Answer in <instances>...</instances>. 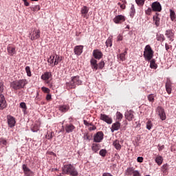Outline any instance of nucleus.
<instances>
[{"instance_id":"f257e3e1","label":"nucleus","mask_w":176,"mask_h":176,"mask_svg":"<svg viewBox=\"0 0 176 176\" xmlns=\"http://www.w3.org/2000/svg\"><path fill=\"white\" fill-rule=\"evenodd\" d=\"M28 83V82L25 79L16 80L10 83V87L13 90H21L25 87Z\"/></svg>"},{"instance_id":"f03ea898","label":"nucleus","mask_w":176,"mask_h":176,"mask_svg":"<svg viewBox=\"0 0 176 176\" xmlns=\"http://www.w3.org/2000/svg\"><path fill=\"white\" fill-rule=\"evenodd\" d=\"M82 81L79 76H73L71 78L69 82L66 83V87L67 89H76V86H80Z\"/></svg>"},{"instance_id":"7ed1b4c3","label":"nucleus","mask_w":176,"mask_h":176,"mask_svg":"<svg viewBox=\"0 0 176 176\" xmlns=\"http://www.w3.org/2000/svg\"><path fill=\"white\" fill-rule=\"evenodd\" d=\"M63 171L64 174H67V175H71V176L78 175V170H76L75 166H74V165L71 164L64 165L63 168Z\"/></svg>"},{"instance_id":"20e7f679","label":"nucleus","mask_w":176,"mask_h":176,"mask_svg":"<svg viewBox=\"0 0 176 176\" xmlns=\"http://www.w3.org/2000/svg\"><path fill=\"white\" fill-rule=\"evenodd\" d=\"M153 50H152L151 45H146L143 54L145 60H146L147 61H151L152 58H153Z\"/></svg>"},{"instance_id":"39448f33","label":"nucleus","mask_w":176,"mask_h":176,"mask_svg":"<svg viewBox=\"0 0 176 176\" xmlns=\"http://www.w3.org/2000/svg\"><path fill=\"white\" fill-rule=\"evenodd\" d=\"M63 60V57L60 56L59 55H51L50 57L48 58L47 62L52 65H58L59 63H61Z\"/></svg>"},{"instance_id":"423d86ee","label":"nucleus","mask_w":176,"mask_h":176,"mask_svg":"<svg viewBox=\"0 0 176 176\" xmlns=\"http://www.w3.org/2000/svg\"><path fill=\"white\" fill-rule=\"evenodd\" d=\"M156 113L160 116L161 120H166V112L163 107L158 106L156 109Z\"/></svg>"},{"instance_id":"0eeeda50","label":"nucleus","mask_w":176,"mask_h":176,"mask_svg":"<svg viewBox=\"0 0 176 176\" xmlns=\"http://www.w3.org/2000/svg\"><path fill=\"white\" fill-rule=\"evenodd\" d=\"M7 123L8 125V127L10 129H12V127H14L16 126V118L11 115L7 116Z\"/></svg>"},{"instance_id":"6e6552de","label":"nucleus","mask_w":176,"mask_h":176,"mask_svg":"<svg viewBox=\"0 0 176 176\" xmlns=\"http://www.w3.org/2000/svg\"><path fill=\"white\" fill-rule=\"evenodd\" d=\"M30 35H31V41H36V39H39L41 38V30L34 28L32 34H30Z\"/></svg>"},{"instance_id":"1a4fd4ad","label":"nucleus","mask_w":176,"mask_h":176,"mask_svg":"<svg viewBox=\"0 0 176 176\" xmlns=\"http://www.w3.org/2000/svg\"><path fill=\"white\" fill-rule=\"evenodd\" d=\"M52 76H53V75H52V72H45L41 75V78L42 79V80H44L47 85H49V83H50V81L49 80L51 79Z\"/></svg>"},{"instance_id":"9d476101","label":"nucleus","mask_w":176,"mask_h":176,"mask_svg":"<svg viewBox=\"0 0 176 176\" xmlns=\"http://www.w3.org/2000/svg\"><path fill=\"white\" fill-rule=\"evenodd\" d=\"M100 120L105 122V123H107V124H112V118L107 114L101 113L100 116Z\"/></svg>"},{"instance_id":"9b49d317","label":"nucleus","mask_w":176,"mask_h":176,"mask_svg":"<svg viewBox=\"0 0 176 176\" xmlns=\"http://www.w3.org/2000/svg\"><path fill=\"white\" fill-rule=\"evenodd\" d=\"M104 140V133L98 131L94 135V142H101Z\"/></svg>"},{"instance_id":"f8f14e48","label":"nucleus","mask_w":176,"mask_h":176,"mask_svg":"<svg viewBox=\"0 0 176 176\" xmlns=\"http://www.w3.org/2000/svg\"><path fill=\"white\" fill-rule=\"evenodd\" d=\"M22 170L24 173V176H32L34 175V172L27 166V164L22 165Z\"/></svg>"},{"instance_id":"ddd939ff","label":"nucleus","mask_w":176,"mask_h":176,"mask_svg":"<svg viewBox=\"0 0 176 176\" xmlns=\"http://www.w3.org/2000/svg\"><path fill=\"white\" fill-rule=\"evenodd\" d=\"M113 20L116 24H122V23L126 21V16L124 15H117Z\"/></svg>"},{"instance_id":"4468645a","label":"nucleus","mask_w":176,"mask_h":176,"mask_svg":"<svg viewBox=\"0 0 176 176\" xmlns=\"http://www.w3.org/2000/svg\"><path fill=\"white\" fill-rule=\"evenodd\" d=\"M151 8L153 12H162V5L157 1L153 2Z\"/></svg>"},{"instance_id":"2eb2a0df","label":"nucleus","mask_w":176,"mask_h":176,"mask_svg":"<svg viewBox=\"0 0 176 176\" xmlns=\"http://www.w3.org/2000/svg\"><path fill=\"white\" fill-rule=\"evenodd\" d=\"M76 129V127H75V125L73 124H66L65 126V130L66 133H73V131H75Z\"/></svg>"},{"instance_id":"dca6fc26","label":"nucleus","mask_w":176,"mask_h":176,"mask_svg":"<svg viewBox=\"0 0 176 176\" xmlns=\"http://www.w3.org/2000/svg\"><path fill=\"white\" fill-rule=\"evenodd\" d=\"M153 23L155 27H160V18L159 17V13L156 12L153 16Z\"/></svg>"},{"instance_id":"f3484780","label":"nucleus","mask_w":176,"mask_h":176,"mask_svg":"<svg viewBox=\"0 0 176 176\" xmlns=\"http://www.w3.org/2000/svg\"><path fill=\"white\" fill-rule=\"evenodd\" d=\"M80 13L83 19H89V16H87V14L89 13V8L87 6H84L80 10Z\"/></svg>"},{"instance_id":"a211bd4d","label":"nucleus","mask_w":176,"mask_h":176,"mask_svg":"<svg viewBox=\"0 0 176 176\" xmlns=\"http://www.w3.org/2000/svg\"><path fill=\"white\" fill-rule=\"evenodd\" d=\"M76 56H80L83 53V45H77L74 49Z\"/></svg>"},{"instance_id":"6ab92c4d","label":"nucleus","mask_w":176,"mask_h":176,"mask_svg":"<svg viewBox=\"0 0 176 176\" xmlns=\"http://www.w3.org/2000/svg\"><path fill=\"white\" fill-rule=\"evenodd\" d=\"M93 56H94V58L96 60H101L102 58V52L100 51L99 50H94L93 51Z\"/></svg>"},{"instance_id":"aec40b11","label":"nucleus","mask_w":176,"mask_h":176,"mask_svg":"<svg viewBox=\"0 0 176 176\" xmlns=\"http://www.w3.org/2000/svg\"><path fill=\"white\" fill-rule=\"evenodd\" d=\"M120 126H122V124H120V122H119V121H116V122L113 123L111 128V133H113L114 131H118V130L120 129Z\"/></svg>"},{"instance_id":"412c9836","label":"nucleus","mask_w":176,"mask_h":176,"mask_svg":"<svg viewBox=\"0 0 176 176\" xmlns=\"http://www.w3.org/2000/svg\"><path fill=\"white\" fill-rule=\"evenodd\" d=\"M165 35L170 42L174 41V33L173 32V30H168L165 32Z\"/></svg>"},{"instance_id":"4be33fe9","label":"nucleus","mask_w":176,"mask_h":176,"mask_svg":"<svg viewBox=\"0 0 176 176\" xmlns=\"http://www.w3.org/2000/svg\"><path fill=\"white\" fill-rule=\"evenodd\" d=\"M124 116L126 120L131 122V120H133L134 118V112H133V111H126L124 114Z\"/></svg>"},{"instance_id":"5701e85b","label":"nucleus","mask_w":176,"mask_h":176,"mask_svg":"<svg viewBox=\"0 0 176 176\" xmlns=\"http://www.w3.org/2000/svg\"><path fill=\"white\" fill-rule=\"evenodd\" d=\"M6 100H5V96L0 95V109H5L6 108Z\"/></svg>"},{"instance_id":"b1692460","label":"nucleus","mask_w":176,"mask_h":176,"mask_svg":"<svg viewBox=\"0 0 176 176\" xmlns=\"http://www.w3.org/2000/svg\"><path fill=\"white\" fill-rule=\"evenodd\" d=\"M91 67L94 69V71H97L98 69V64H97V60L92 58L90 60Z\"/></svg>"},{"instance_id":"393cba45","label":"nucleus","mask_w":176,"mask_h":176,"mask_svg":"<svg viewBox=\"0 0 176 176\" xmlns=\"http://www.w3.org/2000/svg\"><path fill=\"white\" fill-rule=\"evenodd\" d=\"M165 87L168 94H171L172 85H171V81L170 80H166Z\"/></svg>"},{"instance_id":"a878e982","label":"nucleus","mask_w":176,"mask_h":176,"mask_svg":"<svg viewBox=\"0 0 176 176\" xmlns=\"http://www.w3.org/2000/svg\"><path fill=\"white\" fill-rule=\"evenodd\" d=\"M7 51L9 56H14L16 54V47L8 45L7 47Z\"/></svg>"},{"instance_id":"bb28decb","label":"nucleus","mask_w":176,"mask_h":176,"mask_svg":"<svg viewBox=\"0 0 176 176\" xmlns=\"http://www.w3.org/2000/svg\"><path fill=\"white\" fill-rule=\"evenodd\" d=\"M138 170H135L134 168L129 167L125 170L126 175H134L135 173H137Z\"/></svg>"},{"instance_id":"cd10ccee","label":"nucleus","mask_w":176,"mask_h":176,"mask_svg":"<svg viewBox=\"0 0 176 176\" xmlns=\"http://www.w3.org/2000/svg\"><path fill=\"white\" fill-rule=\"evenodd\" d=\"M69 110V106L67 104H62L59 106V111L60 112H63V113H65V112H68Z\"/></svg>"},{"instance_id":"c85d7f7f","label":"nucleus","mask_w":176,"mask_h":176,"mask_svg":"<svg viewBox=\"0 0 176 176\" xmlns=\"http://www.w3.org/2000/svg\"><path fill=\"white\" fill-rule=\"evenodd\" d=\"M162 172L163 174H165V175H167L168 174V164H165L161 167Z\"/></svg>"},{"instance_id":"c756f323","label":"nucleus","mask_w":176,"mask_h":176,"mask_svg":"<svg viewBox=\"0 0 176 176\" xmlns=\"http://www.w3.org/2000/svg\"><path fill=\"white\" fill-rule=\"evenodd\" d=\"M155 160L158 166H162L163 164V157L162 155H157Z\"/></svg>"},{"instance_id":"7c9ffc66","label":"nucleus","mask_w":176,"mask_h":176,"mask_svg":"<svg viewBox=\"0 0 176 176\" xmlns=\"http://www.w3.org/2000/svg\"><path fill=\"white\" fill-rule=\"evenodd\" d=\"M156 39L158 42H164V41H166V37H164V34H157Z\"/></svg>"},{"instance_id":"2f4dec72","label":"nucleus","mask_w":176,"mask_h":176,"mask_svg":"<svg viewBox=\"0 0 176 176\" xmlns=\"http://www.w3.org/2000/svg\"><path fill=\"white\" fill-rule=\"evenodd\" d=\"M155 97H156L155 94H151L147 96V99L148 100L149 102L153 104V102H155Z\"/></svg>"},{"instance_id":"473e14b6","label":"nucleus","mask_w":176,"mask_h":176,"mask_svg":"<svg viewBox=\"0 0 176 176\" xmlns=\"http://www.w3.org/2000/svg\"><path fill=\"white\" fill-rule=\"evenodd\" d=\"M113 145L116 149H117V151H120V149H122V146L120 145L119 140H115L113 143Z\"/></svg>"},{"instance_id":"72a5a7b5","label":"nucleus","mask_w":176,"mask_h":176,"mask_svg":"<svg viewBox=\"0 0 176 176\" xmlns=\"http://www.w3.org/2000/svg\"><path fill=\"white\" fill-rule=\"evenodd\" d=\"M116 122H122V119H123V114H122V113L117 111L116 114Z\"/></svg>"},{"instance_id":"f704fd0d","label":"nucleus","mask_w":176,"mask_h":176,"mask_svg":"<svg viewBox=\"0 0 176 176\" xmlns=\"http://www.w3.org/2000/svg\"><path fill=\"white\" fill-rule=\"evenodd\" d=\"M150 68H152L153 69H156V68H157V65L156 64L155 59H152L150 61Z\"/></svg>"},{"instance_id":"c9c22d12","label":"nucleus","mask_w":176,"mask_h":176,"mask_svg":"<svg viewBox=\"0 0 176 176\" xmlns=\"http://www.w3.org/2000/svg\"><path fill=\"white\" fill-rule=\"evenodd\" d=\"M19 107L22 109L23 113L25 114V113L27 112V104H25V102H21Z\"/></svg>"},{"instance_id":"e433bc0d","label":"nucleus","mask_w":176,"mask_h":176,"mask_svg":"<svg viewBox=\"0 0 176 176\" xmlns=\"http://www.w3.org/2000/svg\"><path fill=\"white\" fill-rule=\"evenodd\" d=\"M170 20H172V21H176V15L174 10H170Z\"/></svg>"},{"instance_id":"4c0bfd02","label":"nucleus","mask_w":176,"mask_h":176,"mask_svg":"<svg viewBox=\"0 0 176 176\" xmlns=\"http://www.w3.org/2000/svg\"><path fill=\"white\" fill-rule=\"evenodd\" d=\"M92 151L94 152H98L100 151V144L94 143L92 144Z\"/></svg>"},{"instance_id":"58836bf2","label":"nucleus","mask_w":176,"mask_h":176,"mask_svg":"<svg viewBox=\"0 0 176 176\" xmlns=\"http://www.w3.org/2000/svg\"><path fill=\"white\" fill-rule=\"evenodd\" d=\"M135 14V8H134V6H131V11H130V16L131 19L134 17Z\"/></svg>"},{"instance_id":"ea45409f","label":"nucleus","mask_w":176,"mask_h":176,"mask_svg":"<svg viewBox=\"0 0 176 176\" xmlns=\"http://www.w3.org/2000/svg\"><path fill=\"white\" fill-rule=\"evenodd\" d=\"M106 46L107 47H112V38H109L106 41Z\"/></svg>"},{"instance_id":"a19ab883","label":"nucleus","mask_w":176,"mask_h":176,"mask_svg":"<svg viewBox=\"0 0 176 176\" xmlns=\"http://www.w3.org/2000/svg\"><path fill=\"white\" fill-rule=\"evenodd\" d=\"M30 9L32 12H38V10H41V7L39 6H34L30 8Z\"/></svg>"},{"instance_id":"79ce46f5","label":"nucleus","mask_w":176,"mask_h":176,"mask_svg":"<svg viewBox=\"0 0 176 176\" xmlns=\"http://www.w3.org/2000/svg\"><path fill=\"white\" fill-rule=\"evenodd\" d=\"M31 130L33 131V133H36V131H39V126H38V124H34L32 127Z\"/></svg>"},{"instance_id":"37998d69","label":"nucleus","mask_w":176,"mask_h":176,"mask_svg":"<svg viewBox=\"0 0 176 176\" xmlns=\"http://www.w3.org/2000/svg\"><path fill=\"white\" fill-rule=\"evenodd\" d=\"M104 67H105V62H104V60H101L98 65V68H99V69H102Z\"/></svg>"},{"instance_id":"c03bdc74","label":"nucleus","mask_w":176,"mask_h":176,"mask_svg":"<svg viewBox=\"0 0 176 176\" xmlns=\"http://www.w3.org/2000/svg\"><path fill=\"white\" fill-rule=\"evenodd\" d=\"M41 90L42 91H43V93H46L47 94H50V89L47 87H42Z\"/></svg>"},{"instance_id":"a18cd8bd","label":"nucleus","mask_w":176,"mask_h":176,"mask_svg":"<svg viewBox=\"0 0 176 176\" xmlns=\"http://www.w3.org/2000/svg\"><path fill=\"white\" fill-rule=\"evenodd\" d=\"M146 0H135L137 5L139 6H144Z\"/></svg>"},{"instance_id":"49530a36","label":"nucleus","mask_w":176,"mask_h":176,"mask_svg":"<svg viewBox=\"0 0 176 176\" xmlns=\"http://www.w3.org/2000/svg\"><path fill=\"white\" fill-rule=\"evenodd\" d=\"M99 154L102 157H105V156H107V150H105V149L100 150V152H99Z\"/></svg>"},{"instance_id":"de8ad7c7","label":"nucleus","mask_w":176,"mask_h":176,"mask_svg":"<svg viewBox=\"0 0 176 176\" xmlns=\"http://www.w3.org/2000/svg\"><path fill=\"white\" fill-rule=\"evenodd\" d=\"M152 126H153V124H152V121L148 120L146 122V129H147V130H151V129H152Z\"/></svg>"},{"instance_id":"09e8293b","label":"nucleus","mask_w":176,"mask_h":176,"mask_svg":"<svg viewBox=\"0 0 176 176\" xmlns=\"http://www.w3.org/2000/svg\"><path fill=\"white\" fill-rule=\"evenodd\" d=\"M25 72H26V74L28 75V76H31V67H30V66H27L25 67Z\"/></svg>"},{"instance_id":"8fccbe9b","label":"nucleus","mask_w":176,"mask_h":176,"mask_svg":"<svg viewBox=\"0 0 176 176\" xmlns=\"http://www.w3.org/2000/svg\"><path fill=\"white\" fill-rule=\"evenodd\" d=\"M45 137L47 140H52L53 138V132H48Z\"/></svg>"},{"instance_id":"3c124183","label":"nucleus","mask_w":176,"mask_h":176,"mask_svg":"<svg viewBox=\"0 0 176 176\" xmlns=\"http://www.w3.org/2000/svg\"><path fill=\"white\" fill-rule=\"evenodd\" d=\"M152 8H148L147 10H145V13L146 14H147L148 16H151V14H152Z\"/></svg>"},{"instance_id":"603ef678","label":"nucleus","mask_w":176,"mask_h":176,"mask_svg":"<svg viewBox=\"0 0 176 176\" xmlns=\"http://www.w3.org/2000/svg\"><path fill=\"white\" fill-rule=\"evenodd\" d=\"M118 58H120V60L121 61H124V60H126V57L124 56V54H120L118 56Z\"/></svg>"},{"instance_id":"864d4df0","label":"nucleus","mask_w":176,"mask_h":176,"mask_svg":"<svg viewBox=\"0 0 176 176\" xmlns=\"http://www.w3.org/2000/svg\"><path fill=\"white\" fill-rule=\"evenodd\" d=\"M2 93H3V84L0 82V96H3Z\"/></svg>"},{"instance_id":"5fc2aeb1","label":"nucleus","mask_w":176,"mask_h":176,"mask_svg":"<svg viewBox=\"0 0 176 176\" xmlns=\"http://www.w3.org/2000/svg\"><path fill=\"white\" fill-rule=\"evenodd\" d=\"M124 3H126V1H124L122 4L118 3V5L121 8V9H126V5H124Z\"/></svg>"},{"instance_id":"6e6d98bb","label":"nucleus","mask_w":176,"mask_h":176,"mask_svg":"<svg viewBox=\"0 0 176 176\" xmlns=\"http://www.w3.org/2000/svg\"><path fill=\"white\" fill-rule=\"evenodd\" d=\"M84 140H90V135H89V133H85L84 135Z\"/></svg>"},{"instance_id":"4d7b16f0","label":"nucleus","mask_w":176,"mask_h":176,"mask_svg":"<svg viewBox=\"0 0 176 176\" xmlns=\"http://www.w3.org/2000/svg\"><path fill=\"white\" fill-rule=\"evenodd\" d=\"M137 162H138V163H142L144 162V157H138L137 158Z\"/></svg>"},{"instance_id":"13d9d810","label":"nucleus","mask_w":176,"mask_h":176,"mask_svg":"<svg viewBox=\"0 0 176 176\" xmlns=\"http://www.w3.org/2000/svg\"><path fill=\"white\" fill-rule=\"evenodd\" d=\"M0 142H1V144L3 145H7L8 144V141H6V140H5V139H1Z\"/></svg>"},{"instance_id":"bf43d9fd","label":"nucleus","mask_w":176,"mask_h":176,"mask_svg":"<svg viewBox=\"0 0 176 176\" xmlns=\"http://www.w3.org/2000/svg\"><path fill=\"white\" fill-rule=\"evenodd\" d=\"M46 100L47 101H50V100H52V95H50V94H47L46 96Z\"/></svg>"},{"instance_id":"052dcab7","label":"nucleus","mask_w":176,"mask_h":176,"mask_svg":"<svg viewBox=\"0 0 176 176\" xmlns=\"http://www.w3.org/2000/svg\"><path fill=\"white\" fill-rule=\"evenodd\" d=\"M96 129H97V127L96 126H90L89 128V131H93L96 130Z\"/></svg>"},{"instance_id":"680f3d73","label":"nucleus","mask_w":176,"mask_h":176,"mask_svg":"<svg viewBox=\"0 0 176 176\" xmlns=\"http://www.w3.org/2000/svg\"><path fill=\"white\" fill-rule=\"evenodd\" d=\"M118 41H123V36L119 34L117 37Z\"/></svg>"},{"instance_id":"e2e57ef3","label":"nucleus","mask_w":176,"mask_h":176,"mask_svg":"<svg viewBox=\"0 0 176 176\" xmlns=\"http://www.w3.org/2000/svg\"><path fill=\"white\" fill-rule=\"evenodd\" d=\"M170 47H171V46L168 45V44L167 43L165 44V49L167 52H168V50H170Z\"/></svg>"},{"instance_id":"0e129e2a","label":"nucleus","mask_w":176,"mask_h":176,"mask_svg":"<svg viewBox=\"0 0 176 176\" xmlns=\"http://www.w3.org/2000/svg\"><path fill=\"white\" fill-rule=\"evenodd\" d=\"M83 122H84V124H85V126H90V123H89V122H87V120H84Z\"/></svg>"},{"instance_id":"69168bd1","label":"nucleus","mask_w":176,"mask_h":176,"mask_svg":"<svg viewBox=\"0 0 176 176\" xmlns=\"http://www.w3.org/2000/svg\"><path fill=\"white\" fill-rule=\"evenodd\" d=\"M102 176H113V175H111V173H104L102 174Z\"/></svg>"},{"instance_id":"338daca9","label":"nucleus","mask_w":176,"mask_h":176,"mask_svg":"<svg viewBox=\"0 0 176 176\" xmlns=\"http://www.w3.org/2000/svg\"><path fill=\"white\" fill-rule=\"evenodd\" d=\"M163 149H164V145L160 146L158 151L160 152V151H163Z\"/></svg>"},{"instance_id":"774afa93","label":"nucleus","mask_w":176,"mask_h":176,"mask_svg":"<svg viewBox=\"0 0 176 176\" xmlns=\"http://www.w3.org/2000/svg\"><path fill=\"white\" fill-rule=\"evenodd\" d=\"M133 176H141V173H140V172H135L134 175Z\"/></svg>"}]
</instances>
